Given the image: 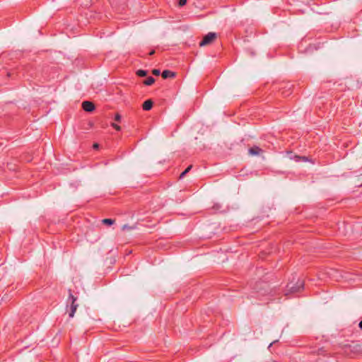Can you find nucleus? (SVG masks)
Segmentation results:
<instances>
[{
    "mask_svg": "<svg viewBox=\"0 0 362 362\" xmlns=\"http://www.w3.org/2000/svg\"><path fill=\"white\" fill-rule=\"evenodd\" d=\"M303 287V282L302 280L298 279L296 283L289 282L286 286L285 295L287 296L290 293H295L299 292Z\"/></svg>",
    "mask_w": 362,
    "mask_h": 362,
    "instance_id": "1",
    "label": "nucleus"
},
{
    "mask_svg": "<svg viewBox=\"0 0 362 362\" xmlns=\"http://www.w3.org/2000/svg\"><path fill=\"white\" fill-rule=\"evenodd\" d=\"M69 291V298L67 299V303H70L71 305H70V311H69V317L72 318L74 316V314L78 307V305L76 303V298L74 297L73 296V294L71 293V290Z\"/></svg>",
    "mask_w": 362,
    "mask_h": 362,
    "instance_id": "2",
    "label": "nucleus"
},
{
    "mask_svg": "<svg viewBox=\"0 0 362 362\" xmlns=\"http://www.w3.org/2000/svg\"><path fill=\"white\" fill-rule=\"evenodd\" d=\"M216 38V34L215 33H209L205 35L203 40L199 42L200 47H204L211 44Z\"/></svg>",
    "mask_w": 362,
    "mask_h": 362,
    "instance_id": "3",
    "label": "nucleus"
},
{
    "mask_svg": "<svg viewBox=\"0 0 362 362\" xmlns=\"http://www.w3.org/2000/svg\"><path fill=\"white\" fill-rule=\"evenodd\" d=\"M82 107L86 112H92L95 109V105L92 102L83 101Z\"/></svg>",
    "mask_w": 362,
    "mask_h": 362,
    "instance_id": "4",
    "label": "nucleus"
},
{
    "mask_svg": "<svg viewBox=\"0 0 362 362\" xmlns=\"http://www.w3.org/2000/svg\"><path fill=\"white\" fill-rule=\"evenodd\" d=\"M262 152V150L258 146H253L249 149V153L252 156L259 155Z\"/></svg>",
    "mask_w": 362,
    "mask_h": 362,
    "instance_id": "5",
    "label": "nucleus"
},
{
    "mask_svg": "<svg viewBox=\"0 0 362 362\" xmlns=\"http://www.w3.org/2000/svg\"><path fill=\"white\" fill-rule=\"evenodd\" d=\"M175 76V74L170 70H164L162 73V77L165 79L168 78H173Z\"/></svg>",
    "mask_w": 362,
    "mask_h": 362,
    "instance_id": "6",
    "label": "nucleus"
},
{
    "mask_svg": "<svg viewBox=\"0 0 362 362\" xmlns=\"http://www.w3.org/2000/svg\"><path fill=\"white\" fill-rule=\"evenodd\" d=\"M260 289H261V291H257L258 293V296H264V295H266L268 293V288H267V285L266 284H264L262 286L261 285Z\"/></svg>",
    "mask_w": 362,
    "mask_h": 362,
    "instance_id": "7",
    "label": "nucleus"
},
{
    "mask_svg": "<svg viewBox=\"0 0 362 362\" xmlns=\"http://www.w3.org/2000/svg\"><path fill=\"white\" fill-rule=\"evenodd\" d=\"M153 107V102L151 100H146L142 105L144 110H150Z\"/></svg>",
    "mask_w": 362,
    "mask_h": 362,
    "instance_id": "8",
    "label": "nucleus"
},
{
    "mask_svg": "<svg viewBox=\"0 0 362 362\" xmlns=\"http://www.w3.org/2000/svg\"><path fill=\"white\" fill-rule=\"evenodd\" d=\"M155 82V79L152 76H149L146 78V80L144 82L146 86H151Z\"/></svg>",
    "mask_w": 362,
    "mask_h": 362,
    "instance_id": "9",
    "label": "nucleus"
},
{
    "mask_svg": "<svg viewBox=\"0 0 362 362\" xmlns=\"http://www.w3.org/2000/svg\"><path fill=\"white\" fill-rule=\"evenodd\" d=\"M136 74L137 76H140V77H144V76H146V74H147V71H145V70H143V69H139L137 71H136Z\"/></svg>",
    "mask_w": 362,
    "mask_h": 362,
    "instance_id": "10",
    "label": "nucleus"
},
{
    "mask_svg": "<svg viewBox=\"0 0 362 362\" xmlns=\"http://www.w3.org/2000/svg\"><path fill=\"white\" fill-rule=\"evenodd\" d=\"M102 222L105 224L112 225L114 223L115 221L111 218H105L102 221Z\"/></svg>",
    "mask_w": 362,
    "mask_h": 362,
    "instance_id": "11",
    "label": "nucleus"
},
{
    "mask_svg": "<svg viewBox=\"0 0 362 362\" xmlns=\"http://www.w3.org/2000/svg\"><path fill=\"white\" fill-rule=\"evenodd\" d=\"M191 168L192 165L187 167V169L180 174V178L182 179V177H184V176L190 170Z\"/></svg>",
    "mask_w": 362,
    "mask_h": 362,
    "instance_id": "12",
    "label": "nucleus"
},
{
    "mask_svg": "<svg viewBox=\"0 0 362 362\" xmlns=\"http://www.w3.org/2000/svg\"><path fill=\"white\" fill-rule=\"evenodd\" d=\"M111 126L115 129H116L117 131H120L121 130V127L120 126L117 125V124L115 123H112L111 124Z\"/></svg>",
    "mask_w": 362,
    "mask_h": 362,
    "instance_id": "13",
    "label": "nucleus"
},
{
    "mask_svg": "<svg viewBox=\"0 0 362 362\" xmlns=\"http://www.w3.org/2000/svg\"><path fill=\"white\" fill-rule=\"evenodd\" d=\"M121 115L119 113H117L115 116V120L117 122H119L121 120Z\"/></svg>",
    "mask_w": 362,
    "mask_h": 362,
    "instance_id": "14",
    "label": "nucleus"
},
{
    "mask_svg": "<svg viewBox=\"0 0 362 362\" xmlns=\"http://www.w3.org/2000/svg\"><path fill=\"white\" fill-rule=\"evenodd\" d=\"M132 228L127 224L124 225L122 228V230H130L132 229Z\"/></svg>",
    "mask_w": 362,
    "mask_h": 362,
    "instance_id": "15",
    "label": "nucleus"
},
{
    "mask_svg": "<svg viewBox=\"0 0 362 362\" xmlns=\"http://www.w3.org/2000/svg\"><path fill=\"white\" fill-rule=\"evenodd\" d=\"M187 0H180L179 1V5L180 6H182L186 4Z\"/></svg>",
    "mask_w": 362,
    "mask_h": 362,
    "instance_id": "16",
    "label": "nucleus"
},
{
    "mask_svg": "<svg viewBox=\"0 0 362 362\" xmlns=\"http://www.w3.org/2000/svg\"><path fill=\"white\" fill-rule=\"evenodd\" d=\"M153 74L155 76H158L160 74V70L158 69H153Z\"/></svg>",
    "mask_w": 362,
    "mask_h": 362,
    "instance_id": "17",
    "label": "nucleus"
},
{
    "mask_svg": "<svg viewBox=\"0 0 362 362\" xmlns=\"http://www.w3.org/2000/svg\"><path fill=\"white\" fill-rule=\"evenodd\" d=\"M98 146H99V145H98V144H95L93 145V148H98Z\"/></svg>",
    "mask_w": 362,
    "mask_h": 362,
    "instance_id": "18",
    "label": "nucleus"
},
{
    "mask_svg": "<svg viewBox=\"0 0 362 362\" xmlns=\"http://www.w3.org/2000/svg\"><path fill=\"white\" fill-rule=\"evenodd\" d=\"M358 326L362 329V320L359 322Z\"/></svg>",
    "mask_w": 362,
    "mask_h": 362,
    "instance_id": "19",
    "label": "nucleus"
},
{
    "mask_svg": "<svg viewBox=\"0 0 362 362\" xmlns=\"http://www.w3.org/2000/svg\"><path fill=\"white\" fill-rule=\"evenodd\" d=\"M154 52H155V51H154V50H152V51L149 53V54H150V55H153V54H154Z\"/></svg>",
    "mask_w": 362,
    "mask_h": 362,
    "instance_id": "20",
    "label": "nucleus"
},
{
    "mask_svg": "<svg viewBox=\"0 0 362 362\" xmlns=\"http://www.w3.org/2000/svg\"><path fill=\"white\" fill-rule=\"evenodd\" d=\"M89 4H90V2L88 1V2H87V3L85 4V6H88Z\"/></svg>",
    "mask_w": 362,
    "mask_h": 362,
    "instance_id": "21",
    "label": "nucleus"
},
{
    "mask_svg": "<svg viewBox=\"0 0 362 362\" xmlns=\"http://www.w3.org/2000/svg\"><path fill=\"white\" fill-rule=\"evenodd\" d=\"M302 159H303V160H306L305 157L302 158Z\"/></svg>",
    "mask_w": 362,
    "mask_h": 362,
    "instance_id": "22",
    "label": "nucleus"
}]
</instances>
